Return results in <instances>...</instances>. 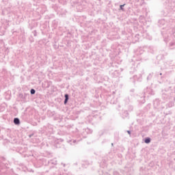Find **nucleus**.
<instances>
[{"mask_svg":"<svg viewBox=\"0 0 175 175\" xmlns=\"http://www.w3.org/2000/svg\"><path fill=\"white\" fill-rule=\"evenodd\" d=\"M144 93L145 96H148V95H154V91H152V89L151 88H146L144 90Z\"/></svg>","mask_w":175,"mask_h":175,"instance_id":"f257e3e1","label":"nucleus"},{"mask_svg":"<svg viewBox=\"0 0 175 175\" xmlns=\"http://www.w3.org/2000/svg\"><path fill=\"white\" fill-rule=\"evenodd\" d=\"M169 96H170V92L166 91V90H163V92H162L163 99H164V100H165V99H167V98H169Z\"/></svg>","mask_w":175,"mask_h":175,"instance_id":"f03ea898","label":"nucleus"},{"mask_svg":"<svg viewBox=\"0 0 175 175\" xmlns=\"http://www.w3.org/2000/svg\"><path fill=\"white\" fill-rule=\"evenodd\" d=\"M28 96V94H25L24 95L23 94H20L18 95V98L20 99V100H21V102H25L26 99L25 98H27Z\"/></svg>","mask_w":175,"mask_h":175,"instance_id":"7ed1b4c3","label":"nucleus"},{"mask_svg":"<svg viewBox=\"0 0 175 175\" xmlns=\"http://www.w3.org/2000/svg\"><path fill=\"white\" fill-rule=\"evenodd\" d=\"M143 53H144V50H143V48L140 47L138 48L137 49V51H135V55H142V54H143Z\"/></svg>","mask_w":175,"mask_h":175,"instance_id":"20e7f679","label":"nucleus"},{"mask_svg":"<svg viewBox=\"0 0 175 175\" xmlns=\"http://www.w3.org/2000/svg\"><path fill=\"white\" fill-rule=\"evenodd\" d=\"M122 117V118H129V113H128V111H124Z\"/></svg>","mask_w":175,"mask_h":175,"instance_id":"39448f33","label":"nucleus"},{"mask_svg":"<svg viewBox=\"0 0 175 175\" xmlns=\"http://www.w3.org/2000/svg\"><path fill=\"white\" fill-rule=\"evenodd\" d=\"M166 24V21H164V19H161L159 21V27H163Z\"/></svg>","mask_w":175,"mask_h":175,"instance_id":"423d86ee","label":"nucleus"},{"mask_svg":"<svg viewBox=\"0 0 175 175\" xmlns=\"http://www.w3.org/2000/svg\"><path fill=\"white\" fill-rule=\"evenodd\" d=\"M64 98H65V99H64V104L66 105V103H68V101L69 100V94H66L64 95Z\"/></svg>","mask_w":175,"mask_h":175,"instance_id":"0eeeda50","label":"nucleus"},{"mask_svg":"<svg viewBox=\"0 0 175 175\" xmlns=\"http://www.w3.org/2000/svg\"><path fill=\"white\" fill-rule=\"evenodd\" d=\"M159 103H160L159 99H156L153 103L154 107H158L159 106Z\"/></svg>","mask_w":175,"mask_h":175,"instance_id":"6e6552de","label":"nucleus"},{"mask_svg":"<svg viewBox=\"0 0 175 175\" xmlns=\"http://www.w3.org/2000/svg\"><path fill=\"white\" fill-rule=\"evenodd\" d=\"M14 124L15 125H20V119L18 118H14Z\"/></svg>","mask_w":175,"mask_h":175,"instance_id":"1a4fd4ad","label":"nucleus"},{"mask_svg":"<svg viewBox=\"0 0 175 175\" xmlns=\"http://www.w3.org/2000/svg\"><path fill=\"white\" fill-rule=\"evenodd\" d=\"M49 165H57V159H53L49 161Z\"/></svg>","mask_w":175,"mask_h":175,"instance_id":"9d476101","label":"nucleus"},{"mask_svg":"<svg viewBox=\"0 0 175 175\" xmlns=\"http://www.w3.org/2000/svg\"><path fill=\"white\" fill-rule=\"evenodd\" d=\"M170 49L171 50H173L175 49V40L174 41H172L170 43Z\"/></svg>","mask_w":175,"mask_h":175,"instance_id":"9b49d317","label":"nucleus"},{"mask_svg":"<svg viewBox=\"0 0 175 175\" xmlns=\"http://www.w3.org/2000/svg\"><path fill=\"white\" fill-rule=\"evenodd\" d=\"M68 143H69V144H70L71 146H75V144H76V143L77 142V141L76 139L74 140H68L67 141Z\"/></svg>","mask_w":175,"mask_h":175,"instance_id":"f8f14e48","label":"nucleus"},{"mask_svg":"<svg viewBox=\"0 0 175 175\" xmlns=\"http://www.w3.org/2000/svg\"><path fill=\"white\" fill-rule=\"evenodd\" d=\"M133 79L135 80H137V81H142V75H139L138 78H137V75H134Z\"/></svg>","mask_w":175,"mask_h":175,"instance_id":"ddd939ff","label":"nucleus"},{"mask_svg":"<svg viewBox=\"0 0 175 175\" xmlns=\"http://www.w3.org/2000/svg\"><path fill=\"white\" fill-rule=\"evenodd\" d=\"M144 143H146V144H150V143H151V138L146 137L144 139Z\"/></svg>","mask_w":175,"mask_h":175,"instance_id":"4468645a","label":"nucleus"},{"mask_svg":"<svg viewBox=\"0 0 175 175\" xmlns=\"http://www.w3.org/2000/svg\"><path fill=\"white\" fill-rule=\"evenodd\" d=\"M174 106V103L173 101H170L167 104V107H173Z\"/></svg>","mask_w":175,"mask_h":175,"instance_id":"2eb2a0df","label":"nucleus"},{"mask_svg":"<svg viewBox=\"0 0 175 175\" xmlns=\"http://www.w3.org/2000/svg\"><path fill=\"white\" fill-rule=\"evenodd\" d=\"M139 38H140V35H139V34H135V42L139 41Z\"/></svg>","mask_w":175,"mask_h":175,"instance_id":"dca6fc26","label":"nucleus"},{"mask_svg":"<svg viewBox=\"0 0 175 175\" xmlns=\"http://www.w3.org/2000/svg\"><path fill=\"white\" fill-rule=\"evenodd\" d=\"M125 3L124 4H122V5H120V10H122V12H125V9H124V6H125Z\"/></svg>","mask_w":175,"mask_h":175,"instance_id":"f3484780","label":"nucleus"},{"mask_svg":"<svg viewBox=\"0 0 175 175\" xmlns=\"http://www.w3.org/2000/svg\"><path fill=\"white\" fill-rule=\"evenodd\" d=\"M36 92V90H35V89L30 90L31 95H35Z\"/></svg>","mask_w":175,"mask_h":175,"instance_id":"a211bd4d","label":"nucleus"},{"mask_svg":"<svg viewBox=\"0 0 175 175\" xmlns=\"http://www.w3.org/2000/svg\"><path fill=\"white\" fill-rule=\"evenodd\" d=\"M124 101L126 104L129 103L131 102V99H129V97H127L125 98Z\"/></svg>","mask_w":175,"mask_h":175,"instance_id":"6ab92c4d","label":"nucleus"},{"mask_svg":"<svg viewBox=\"0 0 175 175\" xmlns=\"http://www.w3.org/2000/svg\"><path fill=\"white\" fill-rule=\"evenodd\" d=\"M152 78V74H149V75L147 77V80H151Z\"/></svg>","mask_w":175,"mask_h":175,"instance_id":"aec40b11","label":"nucleus"},{"mask_svg":"<svg viewBox=\"0 0 175 175\" xmlns=\"http://www.w3.org/2000/svg\"><path fill=\"white\" fill-rule=\"evenodd\" d=\"M5 111V107L3 106H0V113Z\"/></svg>","mask_w":175,"mask_h":175,"instance_id":"412c9836","label":"nucleus"},{"mask_svg":"<svg viewBox=\"0 0 175 175\" xmlns=\"http://www.w3.org/2000/svg\"><path fill=\"white\" fill-rule=\"evenodd\" d=\"M132 110H133V106L129 105V111H132Z\"/></svg>","mask_w":175,"mask_h":175,"instance_id":"4be33fe9","label":"nucleus"},{"mask_svg":"<svg viewBox=\"0 0 175 175\" xmlns=\"http://www.w3.org/2000/svg\"><path fill=\"white\" fill-rule=\"evenodd\" d=\"M113 175H120V174L118 173V172L114 171L113 172Z\"/></svg>","mask_w":175,"mask_h":175,"instance_id":"5701e85b","label":"nucleus"},{"mask_svg":"<svg viewBox=\"0 0 175 175\" xmlns=\"http://www.w3.org/2000/svg\"><path fill=\"white\" fill-rule=\"evenodd\" d=\"M172 34L175 36V28L172 29Z\"/></svg>","mask_w":175,"mask_h":175,"instance_id":"b1692460","label":"nucleus"},{"mask_svg":"<svg viewBox=\"0 0 175 175\" xmlns=\"http://www.w3.org/2000/svg\"><path fill=\"white\" fill-rule=\"evenodd\" d=\"M127 133H129V135H131V131H127Z\"/></svg>","mask_w":175,"mask_h":175,"instance_id":"393cba45","label":"nucleus"},{"mask_svg":"<svg viewBox=\"0 0 175 175\" xmlns=\"http://www.w3.org/2000/svg\"><path fill=\"white\" fill-rule=\"evenodd\" d=\"M31 136H33V134H31L29 135V137H31Z\"/></svg>","mask_w":175,"mask_h":175,"instance_id":"a878e982","label":"nucleus"},{"mask_svg":"<svg viewBox=\"0 0 175 175\" xmlns=\"http://www.w3.org/2000/svg\"><path fill=\"white\" fill-rule=\"evenodd\" d=\"M62 165H63L64 167H65L66 164L62 163Z\"/></svg>","mask_w":175,"mask_h":175,"instance_id":"bb28decb","label":"nucleus"},{"mask_svg":"<svg viewBox=\"0 0 175 175\" xmlns=\"http://www.w3.org/2000/svg\"><path fill=\"white\" fill-rule=\"evenodd\" d=\"M150 106H151V105H150V104H149V105H148V107H150Z\"/></svg>","mask_w":175,"mask_h":175,"instance_id":"cd10ccee","label":"nucleus"},{"mask_svg":"<svg viewBox=\"0 0 175 175\" xmlns=\"http://www.w3.org/2000/svg\"><path fill=\"white\" fill-rule=\"evenodd\" d=\"M159 75H160V76H162V72H160Z\"/></svg>","mask_w":175,"mask_h":175,"instance_id":"c85d7f7f","label":"nucleus"},{"mask_svg":"<svg viewBox=\"0 0 175 175\" xmlns=\"http://www.w3.org/2000/svg\"><path fill=\"white\" fill-rule=\"evenodd\" d=\"M29 172H33V171L31 170H29Z\"/></svg>","mask_w":175,"mask_h":175,"instance_id":"c756f323","label":"nucleus"},{"mask_svg":"<svg viewBox=\"0 0 175 175\" xmlns=\"http://www.w3.org/2000/svg\"><path fill=\"white\" fill-rule=\"evenodd\" d=\"M113 94H116V92H113Z\"/></svg>","mask_w":175,"mask_h":175,"instance_id":"7c9ffc66","label":"nucleus"},{"mask_svg":"<svg viewBox=\"0 0 175 175\" xmlns=\"http://www.w3.org/2000/svg\"><path fill=\"white\" fill-rule=\"evenodd\" d=\"M144 102H145L144 100V101H142V103H144Z\"/></svg>","mask_w":175,"mask_h":175,"instance_id":"2f4dec72","label":"nucleus"},{"mask_svg":"<svg viewBox=\"0 0 175 175\" xmlns=\"http://www.w3.org/2000/svg\"><path fill=\"white\" fill-rule=\"evenodd\" d=\"M131 91H133V90H131Z\"/></svg>","mask_w":175,"mask_h":175,"instance_id":"473e14b6","label":"nucleus"}]
</instances>
